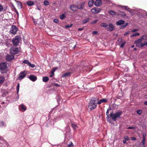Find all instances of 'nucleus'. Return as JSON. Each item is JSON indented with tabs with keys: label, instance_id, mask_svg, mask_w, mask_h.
<instances>
[{
	"label": "nucleus",
	"instance_id": "f257e3e1",
	"mask_svg": "<svg viewBox=\"0 0 147 147\" xmlns=\"http://www.w3.org/2000/svg\"><path fill=\"white\" fill-rule=\"evenodd\" d=\"M136 47L139 48H142L147 45V35H144L142 36L141 38L135 41Z\"/></svg>",
	"mask_w": 147,
	"mask_h": 147
},
{
	"label": "nucleus",
	"instance_id": "f03ea898",
	"mask_svg": "<svg viewBox=\"0 0 147 147\" xmlns=\"http://www.w3.org/2000/svg\"><path fill=\"white\" fill-rule=\"evenodd\" d=\"M122 113V111L119 110L114 113H113V112L111 113L109 115L112 120L115 121L117 119H119L121 118L120 116Z\"/></svg>",
	"mask_w": 147,
	"mask_h": 147
},
{
	"label": "nucleus",
	"instance_id": "7ed1b4c3",
	"mask_svg": "<svg viewBox=\"0 0 147 147\" xmlns=\"http://www.w3.org/2000/svg\"><path fill=\"white\" fill-rule=\"evenodd\" d=\"M10 53L13 55L18 53L19 51L18 48L12 47L9 50Z\"/></svg>",
	"mask_w": 147,
	"mask_h": 147
},
{
	"label": "nucleus",
	"instance_id": "20e7f679",
	"mask_svg": "<svg viewBox=\"0 0 147 147\" xmlns=\"http://www.w3.org/2000/svg\"><path fill=\"white\" fill-rule=\"evenodd\" d=\"M21 40V38L20 37L18 36L16 37L12 40V42L14 45L16 46H17Z\"/></svg>",
	"mask_w": 147,
	"mask_h": 147
},
{
	"label": "nucleus",
	"instance_id": "39448f33",
	"mask_svg": "<svg viewBox=\"0 0 147 147\" xmlns=\"http://www.w3.org/2000/svg\"><path fill=\"white\" fill-rule=\"evenodd\" d=\"M96 103H94L92 101H90L88 106V108L91 110L95 109L96 107L97 104Z\"/></svg>",
	"mask_w": 147,
	"mask_h": 147
},
{
	"label": "nucleus",
	"instance_id": "423d86ee",
	"mask_svg": "<svg viewBox=\"0 0 147 147\" xmlns=\"http://www.w3.org/2000/svg\"><path fill=\"white\" fill-rule=\"evenodd\" d=\"M17 30V28L15 26L13 25L11 26L10 32L11 33L15 34L16 33Z\"/></svg>",
	"mask_w": 147,
	"mask_h": 147
},
{
	"label": "nucleus",
	"instance_id": "0eeeda50",
	"mask_svg": "<svg viewBox=\"0 0 147 147\" xmlns=\"http://www.w3.org/2000/svg\"><path fill=\"white\" fill-rule=\"evenodd\" d=\"M7 64L4 62H2L0 63V70H4L6 69L7 68Z\"/></svg>",
	"mask_w": 147,
	"mask_h": 147
},
{
	"label": "nucleus",
	"instance_id": "6e6552de",
	"mask_svg": "<svg viewBox=\"0 0 147 147\" xmlns=\"http://www.w3.org/2000/svg\"><path fill=\"white\" fill-rule=\"evenodd\" d=\"M70 8L72 11H76L78 9V6L73 4L70 5Z\"/></svg>",
	"mask_w": 147,
	"mask_h": 147
},
{
	"label": "nucleus",
	"instance_id": "1a4fd4ad",
	"mask_svg": "<svg viewBox=\"0 0 147 147\" xmlns=\"http://www.w3.org/2000/svg\"><path fill=\"white\" fill-rule=\"evenodd\" d=\"M25 71L21 72L20 74L19 77V79L20 80H22L24 78L26 75V74L25 73Z\"/></svg>",
	"mask_w": 147,
	"mask_h": 147
},
{
	"label": "nucleus",
	"instance_id": "9d476101",
	"mask_svg": "<svg viewBox=\"0 0 147 147\" xmlns=\"http://www.w3.org/2000/svg\"><path fill=\"white\" fill-rule=\"evenodd\" d=\"M14 58V56L12 55H7L6 56V59L7 61H9L13 59Z\"/></svg>",
	"mask_w": 147,
	"mask_h": 147
},
{
	"label": "nucleus",
	"instance_id": "9b49d317",
	"mask_svg": "<svg viewBox=\"0 0 147 147\" xmlns=\"http://www.w3.org/2000/svg\"><path fill=\"white\" fill-rule=\"evenodd\" d=\"M102 4V2L101 0H96L94 3L95 5L97 7L100 6Z\"/></svg>",
	"mask_w": 147,
	"mask_h": 147
},
{
	"label": "nucleus",
	"instance_id": "f8f14e48",
	"mask_svg": "<svg viewBox=\"0 0 147 147\" xmlns=\"http://www.w3.org/2000/svg\"><path fill=\"white\" fill-rule=\"evenodd\" d=\"M101 11L100 9L99 8H94L91 9L92 12L94 14H96L98 13Z\"/></svg>",
	"mask_w": 147,
	"mask_h": 147
},
{
	"label": "nucleus",
	"instance_id": "ddd939ff",
	"mask_svg": "<svg viewBox=\"0 0 147 147\" xmlns=\"http://www.w3.org/2000/svg\"><path fill=\"white\" fill-rule=\"evenodd\" d=\"M29 78V79L32 81H35L37 79L36 76L34 75H31L30 76Z\"/></svg>",
	"mask_w": 147,
	"mask_h": 147
},
{
	"label": "nucleus",
	"instance_id": "4468645a",
	"mask_svg": "<svg viewBox=\"0 0 147 147\" xmlns=\"http://www.w3.org/2000/svg\"><path fill=\"white\" fill-rule=\"evenodd\" d=\"M108 26L107 27V29H109V30L110 31H113L115 28L113 25L112 24H109L108 25Z\"/></svg>",
	"mask_w": 147,
	"mask_h": 147
},
{
	"label": "nucleus",
	"instance_id": "2eb2a0df",
	"mask_svg": "<svg viewBox=\"0 0 147 147\" xmlns=\"http://www.w3.org/2000/svg\"><path fill=\"white\" fill-rule=\"evenodd\" d=\"M117 15H120L122 17H125L126 16V14L124 12H122L120 11H119L117 13Z\"/></svg>",
	"mask_w": 147,
	"mask_h": 147
},
{
	"label": "nucleus",
	"instance_id": "dca6fc26",
	"mask_svg": "<svg viewBox=\"0 0 147 147\" xmlns=\"http://www.w3.org/2000/svg\"><path fill=\"white\" fill-rule=\"evenodd\" d=\"M107 100L106 99L103 98L101 99L97 103V104H100L102 102H107Z\"/></svg>",
	"mask_w": 147,
	"mask_h": 147
},
{
	"label": "nucleus",
	"instance_id": "f3484780",
	"mask_svg": "<svg viewBox=\"0 0 147 147\" xmlns=\"http://www.w3.org/2000/svg\"><path fill=\"white\" fill-rule=\"evenodd\" d=\"M145 138L143 139L141 143L139 144V146L140 147H144L145 146Z\"/></svg>",
	"mask_w": 147,
	"mask_h": 147
},
{
	"label": "nucleus",
	"instance_id": "a211bd4d",
	"mask_svg": "<svg viewBox=\"0 0 147 147\" xmlns=\"http://www.w3.org/2000/svg\"><path fill=\"white\" fill-rule=\"evenodd\" d=\"M124 23L125 21L124 20H120L116 22V24L118 25H120L123 24Z\"/></svg>",
	"mask_w": 147,
	"mask_h": 147
},
{
	"label": "nucleus",
	"instance_id": "6ab92c4d",
	"mask_svg": "<svg viewBox=\"0 0 147 147\" xmlns=\"http://www.w3.org/2000/svg\"><path fill=\"white\" fill-rule=\"evenodd\" d=\"M98 100V98L97 97H93L91 99V100L90 101H92V102L94 103H96Z\"/></svg>",
	"mask_w": 147,
	"mask_h": 147
},
{
	"label": "nucleus",
	"instance_id": "aec40b11",
	"mask_svg": "<svg viewBox=\"0 0 147 147\" xmlns=\"http://www.w3.org/2000/svg\"><path fill=\"white\" fill-rule=\"evenodd\" d=\"M121 8H124L126 10L129 11L130 9V8H129L128 6H120Z\"/></svg>",
	"mask_w": 147,
	"mask_h": 147
},
{
	"label": "nucleus",
	"instance_id": "412c9836",
	"mask_svg": "<svg viewBox=\"0 0 147 147\" xmlns=\"http://www.w3.org/2000/svg\"><path fill=\"white\" fill-rule=\"evenodd\" d=\"M49 79V78L47 76L44 77L42 78V80L44 82H47Z\"/></svg>",
	"mask_w": 147,
	"mask_h": 147
},
{
	"label": "nucleus",
	"instance_id": "4be33fe9",
	"mask_svg": "<svg viewBox=\"0 0 147 147\" xmlns=\"http://www.w3.org/2000/svg\"><path fill=\"white\" fill-rule=\"evenodd\" d=\"M27 5L29 6H31L34 4V2L32 1H28L27 2Z\"/></svg>",
	"mask_w": 147,
	"mask_h": 147
},
{
	"label": "nucleus",
	"instance_id": "5701e85b",
	"mask_svg": "<svg viewBox=\"0 0 147 147\" xmlns=\"http://www.w3.org/2000/svg\"><path fill=\"white\" fill-rule=\"evenodd\" d=\"M5 79L3 77H0V84H3L4 82Z\"/></svg>",
	"mask_w": 147,
	"mask_h": 147
},
{
	"label": "nucleus",
	"instance_id": "b1692460",
	"mask_svg": "<svg viewBox=\"0 0 147 147\" xmlns=\"http://www.w3.org/2000/svg\"><path fill=\"white\" fill-rule=\"evenodd\" d=\"M94 3V1L93 0H91L88 3L89 7H91Z\"/></svg>",
	"mask_w": 147,
	"mask_h": 147
},
{
	"label": "nucleus",
	"instance_id": "393cba45",
	"mask_svg": "<svg viewBox=\"0 0 147 147\" xmlns=\"http://www.w3.org/2000/svg\"><path fill=\"white\" fill-rule=\"evenodd\" d=\"M100 26L101 27H105L106 29H107V27L108 26V25H107L106 23H101L100 24Z\"/></svg>",
	"mask_w": 147,
	"mask_h": 147
},
{
	"label": "nucleus",
	"instance_id": "a878e982",
	"mask_svg": "<svg viewBox=\"0 0 147 147\" xmlns=\"http://www.w3.org/2000/svg\"><path fill=\"white\" fill-rule=\"evenodd\" d=\"M109 13L112 15H114L116 14V12L112 10H110L109 11Z\"/></svg>",
	"mask_w": 147,
	"mask_h": 147
},
{
	"label": "nucleus",
	"instance_id": "bb28decb",
	"mask_svg": "<svg viewBox=\"0 0 147 147\" xmlns=\"http://www.w3.org/2000/svg\"><path fill=\"white\" fill-rule=\"evenodd\" d=\"M70 75V73H65V74H63L62 75V77H67L68 76H69Z\"/></svg>",
	"mask_w": 147,
	"mask_h": 147
},
{
	"label": "nucleus",
	"instance_id": "cd10ccee",
	"mask_svg": "<svg viewBox=\"0 0 147 147\" xmlns=\"http://www.w3.org/2000/svg\"><path fill=\"white\" fill-rule=\"evenodd\" d=\"M140 34L138 33H135L131 35L130 36L131 37H132L133 36H138L140 35Z\"/></svg>",
	"mask_w": 147,
	"mask_h": 147
},
{
	"label": "nucleus",
	"instance_id": "c85d7f7f",
	"mask_svg": "<svg viewBox=\"0 0 147 147\" xmlns=\"http://www.w3.org/2000/svg\"><path fill=\"white\" fill-rule=\"evenodd\" d=\"M21 109L24 110L25 111L26 109V107L23 104H22L20 105Z\"/></svg>",
	"mask_w": 147,
	"mask_h": 147
},
{
	"label": "nucleus",
	"instance_id": "c756f323",
	"mask_svg": "<svg viewBox=\"0 0 147 147\" xmlns=\"http://www.w3.org/2000/svg\"><path fill=\"white\" fill-rule=\"evenodd\" d=\"M90 19L88 18H87L86 19L82 21L83 24H85L86 23L88 22L89 20Z\"/></svg>",
	"mask_w": 147,
	"mask_h": 147
},
{
	"label": "nucleus",
	"instance_id": "7c9ffc66",
	"mask_svg": "<svg viewBox=\"0 0 147 147\" xmlns=\"http://www.w3.org/2000/svg\"><path fill=\"white\" fill-rule=\"evenodd\" d=\"M23 63L26 64L28 65L30 62L28 60H25L24 61Z\"/></svg>",
	"mask_w": 147,
	"mask_h": 147
},
{
	"label": "nucleus",
	"instance_id": "2f4dec72",
	"mask_svg": "<svg viewBox=\"0 0 147 147\" xmlns=\"http://www.w3.org/2000/svg\"><path fill=\"white\" fill-rule=\"evenodd\" d=\"M128 24V23H126L125 25H123L122 26H120V28L122 29L124 28L126 26H127Z\"/></svg>",
	"mask_w": 147,
	"mask_h": 147
},
{
	"label": "nucleus",
	"instance_id": "473e14b6",
	"mask_svg": "<svg viewBox=\"0 0 147 147\" xmlns=\"http://www.w3.org/2000/svg\"><path fill=\"white\" fill-rule=\"evenodd\" d=\"M60 19L63 20L65 18V16L64 14L60 15L59 17Z\"/></svg>",
	"mask_w": 147,
	"mask_h": 147
},
{
	"label": "nucleus",
	"instance_id": "72a5a7b5",
	"mask_svg": "<svg viewBox=\"0 0 147 147\" xmlns=\"http://www.w3.org/2000/svg\"><path fill=\"white\" fill-rule=\"evenodd\" d=\"M44 4L45 5H48L49 4V2L47 1H45L44 2Z\"/></svg>",
	"mask_w": 147,
	"mask_h": 147
},
{
	"label": "nucleus",
	"instance_id": "f704fd0d",
	"mask_svg": "<svg viewBox=\"0 0 147 147\" xmlns=\"http://www.w3.org/2000/svg\"><path fill=\"white\" fill-rule=\"evenodd\" d=\"M71 126H72V127H73V128L74 129H76V128L77 127V125L75 124H74V123L72 124Z\"/></svg>",
	"mask_w": 147,
	"mask_h": 147
},
{
	"label": "nucleus",
	"instance_id": "c9c22d12",
	"mask_svg": "<svg viewBox=\"0 0 147 147\" xmlns=\"http://www.w3.org/2000/svg\"><path fill=\"white\" fill-rule=\"evenodd\" d=\"M84 3H81L80 5V7L79 8V9H83V8L84 7Z\"/></svg>",
	"mask_w": 147,
	"mask_h": 147
},
{
	"label": "nucleus",
	"instance_id": "e433bc0d",
	"mask_svg": "<svg viewBox=\"0 0 147 147\" xmlns=\"http://www.w3.org/2000/svg\"><path fill=\"white\" fill-rule=\"evenodd\" d=\"M28 65L32 68H33L35 66L34 64H31L30 62L29 63Z\"/></svg>",
	"mask_w": 147,
	"mask_h": 147
},
{
	"label": "nucleus",
	"instance_id": "4c0bfd02",
	"mask_svg": "<svg viewBox=\"0 0 147 147\" xmlns=\"http://www.w3.org/2000/svg\"><path fill=\"white\" fill-rule=\"evenodd\" d=\"M16 2L17 3L18 6L20 7V8H22V4L19 1H17Z\"/></svg>",
	"mask_w": 147,
	"mask_h": 147
},
{
	"label": "nucleus",
	"instance_id": "58836bf2",
	"mask_svg": "<svg viewBox=\"0 0 147 147\" xmlns=\"http://www.w3.org/2000/svg\"><path fill=\"white\" fill-rule=\"evenodd\" d=\"M134 9H130V10H129V12H130V13L132 15H134Z\"/></svg>",
	"mask_w": 147,
	"mask_h": 147
},
{
	"label": "nucleus",
	"instance_id": "ea45409f",
	"mask_svg": "<svg viewBox=\"0 0 147 147\" xmlns=\"http://www.w3.org/2000/svg\"><path fill=\"white\" fill-rule=\"evenodd\" d=\"M19 87H20V84L19 83H18V84L17 87V93H18L19 91Z\"/></svg>",
	"mask_w": 147,
	"mask_h": 147
},
{
	"label": "nucleus",
	"instance_id": "a19ab883",
	"mask_svg": "<svg viewBox=\"0 0 147 147\" xmlns=\"http://www.w3.org/2000/svg\"><path fill=\"white\" fill-rule=\"evenodd\" d=\"M72 24H70V25H67L65 26V27L66 28H70L72 26Z\"/></svg>",
	"mask_w": 147,
	"mask_h": 147
},
{
	"label": "nucleus",
	"instance_id": "79ce46f5",
	"mask_svg": "<svg viewBox=\"0 0 147 147\" xmlns=\"http://www.w3.org/2000/svg\"><path fill=\"white\" fill-rule=\"evenodd\" d=\"M68 146L69 147H74V145H73V144L71 142H70V143L68 145Z\"/></svg>",
	"mask_w": 147,
	"mask_h": 147
},
{
	"label": "nucleus",
	"instance_id": "37998d69",
	"mask_svg": "<svg viewBox=\"0 0 147 147\" xmlns=\"http://www.w3.org/2000/svg\"><path fill=\"white\" fill-rule=\"evenodd\" d=\"M124 139L127 141H128L129 140V138L127 136H125L124 137Z\"/></svg>",
	"mask_w": 147,
	"mask_h": 147
},
{
	"label": "nucleus",
	"instance_id": "c03bdc74",
	"mask_svg": "<svg viewBox=\"0 0 147 147\" xmlns=\"http://www.w3.org/2000/svg\"><path fill=\"white\" fill-rule=\"evenodd\" d=\"M142 110H139L137 111V113L139 115H140L142 113Z\"/></svg>",
	"mask_w": 147,
	"mask_h": 147
},
{
	"label": "nucleus",
	"instance_id": "a18cd8bd",
	"mask_svg": "<svg viewBox=\"0 0 147 147\" xmlns=\"http://www.w3.org/2000/svg\"><path fill=\"white\" fill-rule=\"evenodd\" d=\"M106 115H107V118H109V110L108 109L107 111L106 112Z\"/></svg>",
	"mask_w": 147,
	"mask_h": 147
},
{
	"label": "nucleus",
	"instance_id": "49530a36",
	"mask_svg": "<svg viewBox=\"0 0 147 147\" xmlns=\"http://www.w3.org/2000/svg\"><path fill=\"white\" fill-rule=\"evenodd\" d=\"M131 32L130 31H128L127 32H126L125 33V34H124V35L125 36H126V35H127L130 34Z\"/></svg>",
	"mask_w": 147,
	"mask_h": 147
},
{
	"label": "nucleus",
	"instance_id": "de8ad7c7",
	"mask_svg": "<svg viewBox=\"0 0 147 147\" xmlns=\"http://www.w3.org/2000/svg\"><path fill=\"white\" fill-rule=\"evenodd\" d=\"M57 67H55L51 71V72L52 73L54 74V72L57 69Z\"/></svg>",
	"mask_w": 147,
	"mask_h": 147
},
{
	"label": "nucleus",
	"instance_id": "09e8293b",
	"mask_svg": "<svg viewBox=\"0 0 147 147\" xmlns=\"http://www.w3.org/2000/svg\"><path fill=\"white\" fill-rule=\"evenodd\" d=\"M3 9V7L0 4V12L2 11Z\"/></svg>",
	"mask_w": 147,
	"mask_h": 147
},
{
	"label": "nucleus",
	"instance_id": "8fccbe9b",
	"mask_svg": "<svg viewBox=\"0 0 147 147\" xmlns=\"http://www.w3.org/2000/svg\"><path fill=\"white\" fill-rule=\"evenodd\" d=\"M138 30L137 29H134L131 30V32H134L137 31Z\"/></svg>",
	"mask_w": 147,
	"mask_h": 147
},
{
	"label": "nucleus",
	"instance_id": "3c124183",
	"mask_svg": "<svg viewBox=\"0 0 147 147\" xmlns=\"http://www.w3.org/2000/svg\"><path fill=\"white\" fill-rule=\"evenodd\" d=\"M53 22L55 23H57L59 22V21L57 19H55L53 20Z\"/></svg>",
	"mask_w": 147,
	"mask_h": 147
},
{
	"label": "nucleus",
	"instance_id": "603ef678",
	"mask_svg": "<svg viewBox=\"0 0 147 147\" xmlns=\"http://www.w3.org/2000/svg\"><path fill=\"white\" fill-rule=\"evenodd\" d=\"M125 42H123L120 45V47L121 48H123L124 45L125 44Z\"/></svg>",
	"mask_w": 147,
	"mask_h": 147
},
{
	"label": "nucleus",
	"instance_id": "864d4df0",
	"mask_svg": "<svg viewBox=\"0 0 147 147\" xmlns=\"http://www.w3.org/2000/svg\"><path fill=\"white\" fill-rule=\"evenodd\" d=\"M131 140H136V138L135 137H131Z\"/></svg>",
	"mask_w": 147,
	"mask_h": 147
},
{
	"label": "nucleus",
	"instance_id": "5fc2aeb1",
	"mask_svg": "<svg viewBox=\"0 0 147 147\" xmlns=\"http://www.w3.org/2000/svg\"><path fill=\"white\" fill-rule=\"evenodd\" d=\"M121 41H122V39L121 38L119 39L118 40V42L119 44H120L121 42Z\"/></svg>",
	"mask_w": 147,
	"mask_h": 147
},
{
	"label": "nucleus",
	"instance_id": "6e6d98bb",
	"mask_svg": "<svg viewBox=\"0 0 147 147\" xmlns=\"http://www.w3.org/2000/svg\"><path fill=\"white\" fill-rule=\"evenodd\" d=\"M98 32L96 31H94L92 32V34H97Z\"/></svg>",
	"mask_w": 147,
	"mask_h": 147
},
{
	"label": "nucleus",
	"instance_id": "4d7b16f0",
	"mask_svg": "<svg viewBox=\"0 0 147 147\" xmlns=\"http://www.w3.org/2000/svg\"><path fill=\"white\" fill-rule=\"evenodd\" d=\"M54 85L55 86L57 87H59L60 86V85L59 84L57 83H55L54 84Z\"/></svg>",
	"mask_w": 147,
	"mask_h": 147
},
{
	"label": "nucleus",
	"instance_id": "13d9d810",
	"mask_svg": "<svg viewBox=\"0 0 147 147\" xmlns=\"http://www.w3.org/2000/svg\"><path fill=\"white\" fill-rule=\"evenodd\" d=\"M97 22H98V20H94V21H92V24H95V23H96Z\"/></svg>",
	"mask_w": 147,
	"mask_h": 147
},
{
	"label": "nucleus",
	"instance_id": "bf43d9fd",
	"mask_svg": "<svg viewBox=\"0 0 147 147\" xmlns=\"http://www.w3.org/2000/svg\"><path fill=\"white\" fill-rule=\"evenodd\" d=\"M146 134L145 133L143 134V139L145 138Z\"/></svg>",
	"mask_w": 147,
	"mask_h": 147
},
{
	"label": "nucleus",
	"instance_id": "052dcab7",
	"mask_svg": "<svg viewBox=\"0 0 147 147\" xmlns=\"http://www.w3.org/2000/svg\"><path fill=\"white\" fill-rule=\"evenodd\" d=\"M127 129H134V127H128Z\"/></svg>",
	"mask_w": 147,
	"mask_h": 147
},
{
	"label": "nucleus",
	"instance_id": "680f3d73",
	"mask_svg": "<svg viewBox=\"0 0 147 147\" xmlns=\"http://www.w3.org/2000/svg\"><path fill=\"white\" fill-rule=\"evenodd\" d=\"M1 123L2 125L4 126V123L3 121L1 122Z\"/></svg>",
	"mask_w": 147,
	"mask_h": 147
},
{
	"label": "nucleus",
	"instance_id": "e2e57ef3",
	"mask_svg": "<svg viewBox=\"0 0 147 147\" xmlns=\"http://www.w3.org/2000/svg\"><path fill=\"white\" fill-rule=\"evenodd\" d=\"M83 29V28H79L78 29V30L81 31V30H82Z\"/></svg>",
	"mask_w": 147,
	"mask_h": 147
},
{
	"label": "nucleus",
	"instance_id": "0e129e2a",
	"mask_svg": "<svg viewBox=\"0 0 147 147\" xmlns=\"http://www.w3.org/2000/svg\"><path fill=\"white\" fill-rule=\"evenodd\" d=\"M123 144H125L126 143V140H123Z\"/></svg>",
	"mask_w": 147,
	"mask_h": 147
},
{
	"label": "nucleus",
	"instance_id": "69168bd1",
	"mask_svg": "<svg viewBox=\"0 0 147 147\" xmlns=\"http://www.w3.org/2000/svg\"><path fill=\"white\" fill-rule=\"evenodd\" d=\"M15 12H16V13L17 14V15L18 16V11H17V10H16V9H15Z\"/></svg>",
	"mask_w": 147,
	"mask_h": 147
},
{
	"label": "nucleus",
	"instance_id": "338daca9",
	"mask_svg": "<svg viewBox=\"0 0 147 147\" xmlns=\"http://www.w3.org/2000/svg\"><path fill=\"white\" fill-rule=\"evenodd\" d=\"M53 74L52 75H51L50 76V77L51 78L53 77V76L54 75V74L53 73Z\"/></svg>",
	"mask_w": 147,
	"mask_h": 147
},
{
	"label": "nucleus",
	"instance_id": "774afa93",
	"mask_svg": "<svg viewBox=\"0 0 147 147\" xmlns=\"http://www.w3.org/2000/svg\"><path fill=\"white\" fill-rule=\"evenodd\" d=\"M144 104L146 105H147V101H145L144 103Z\"/></svg>",
	"mask_w": 147,
	"mask_h": 147
}]
</instances>
